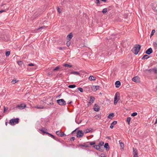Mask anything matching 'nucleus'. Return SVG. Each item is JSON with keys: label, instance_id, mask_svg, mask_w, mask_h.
<instances>
[{"label": "nucleus", "instance_id": "nucleus-1", "mask_svg": "<svg viewBox=\"0 0 157 157\" xmlns=\"http://www.w3.org/2000/svg\"><path fill=\"white\" fill-rule=\"evenodd\" d=\"M141 47V45L139 44H136L135 45V46L132 48L131 51L135 54L137 55L140 50Z\"/></svg>", "mask_w": 157, "mask_h": 157}, {"label": "nucleus", "instance_id": "nucleus-2", "mask_svg": "<svg viewBox=\"0 0 157 157\" xmlns=\"http://www.w3.org/2000/svg\"><path fill=\"white\" fill-rule=\"evenodd\" d=\"M19 119L18 118L16 119H11L9 122V123L12 125H14L19 123Z\"/></svg>", "mask_w": 157, "mask_h": 157}, {"label": "nucleus", "instance_id": "nucleus-3", "mask_svg": "<svg viewBox=\"0 0 157 157\" xmlns=\"http://www.w3.org/2000/svg\"><path fill=\"white\" fill-rule=\"evenodd\" d=\"M56 102L60 105H65L66 104L65 101L63 99H58L56 100Z\"/></svg>", "mask_w": 157, "mask_h": 157}, {"label": "nucleus", "instance_id": "nucleus-4", "mask_svg": "<svg viewBox=\"0 0 157 157\" xmlns=\"http://www.w3.org/2000/svg\"><path fill=\"white\" fill-rule=\"evenodd\" d=\"M84 136V133L81 130H78L76 133V137L78 138L82 137Z\"/></svg>", "mask_w": 157, "mask_h": 157}, {"label": "nucleus", "instance_id": "nucleus-5", "mask_svg": "<svg viewBox=\"0 0 157 157\" xmlns=\"http://www.w3.org/2000/svg\"><path fill=\"white\" fill-rule=\"evenodd\" d=\"M39 130L41 131L43 134H48V133H49L47 132L48 130L44 127H42Z\"/></svg>", "mask_w": 157, "mask_h": 157}, {"label": "nucleus", "instance_id": "nucleus-6", "mask_svg": "<svg viewBox=\"0 0 157 157\" xmlns=\"http://www.w3.org/2000/svg\"><path fill=\"white\" fill-rule=\"evenodd\" d=\"M133 157H138V152L137 149L133 147Z\"/></svg>", "mask_w": 157, "mask_h": 157}, {"label": "nucleus", "instance_id": "nucleus-7", "mask_svg": "<svg viewBox=\"0 0 157 157\" xmlns=\"http://www.w3.org/2000/svg\"><path fill=\"white\" fill-rule=\"evenodd\" d=\"M92 147H93L94 148L97 150H98L101 152H102L104 150L103 149H101L100 147L99 146V145H93Z\"/></svg>", "mask_w": 157, "mask_h": 157}, {"label": "nucleus", "instance_id": "nucleus-8", "mask_svg": "<svg viewBox=\"0 0 157 157\" xmlns=\"http://www.w3.org/2000/svg\"><path fill=\"white\" fill-rule=\"evenodd\" d=\"M132 80L136 83L140 82L139 78L138 76L134 77L132 78Z\"/></svg>", "mask_w": 157, "mask_h": 157}, {"label": "nucleus", "instance_id": "nucleus-9", "mask_svg": "<svg viewBox=\"0 0 157 157\" xmlns=\"http://www.w3.org/2000/svg\"><path fill=\"white\" fill-rule=\"evenodd\" d=\"M93 108L94 110L96 112H98L99 111L100 107L98 105L96 104H95Z\"/></svg>", "mask_w": 157, "mask_h": 157}, {"label": "nucleus", "instance_id": "nucleus-10", "mask_svg": "<svg viewBox=\"0 0 157 157\" xmlns=\"http://www.w3.org/2000/svg\"><path fill=\"white\" fill-rule=\"evenodd\" d=\"M153 52V50L151 48L148 49L145 52V53L147 55H150Z\"/></svg>", "mask_w": 157, "mask_h": 157}, {"label": "nucleus", "instance_id": "nucleus-11", "mask_svg": "<svg viewBox=\"0 0 157 157\" xmlns=\"http://www.w3.org/2000/svg\"><path fill=\"white\" fill-rule=\"evenodd\" d=\"M90 100L89 101V102H88V103L91 105L94 102L95 98L93 96H90Z\"/></svg>", "mask_w": 157, "mask_h": 157}, {"label": "nucleus", "instance_id": "nucleus-12", "mask_svg": "<svg viewBox=\"0 0 157 157\" xmlns=\"http://www.w3.org/2000/svg\"><path fill=\"white\" fill-rule=\"evenodd\" d=\"M73 37V35L72 33H70L68 35H67V40H71V39Z\"/></svg>", "mask_w": 157, "mask_h": 157}, {"label": "nucleus", "instance_id": "nucleus-13", "mask_svg": "<svg viewBox=\"0 0 157 157\" xmlns=\"http://www.w3.org/2000/svg\"><path fill=\"white\" fill-rule=\"evenodd\" d=\"M28 107L26 106V105L25 103L20 104V109H23L25 108H27Z\"/></svg>", "mask_w": 157, "mask_h": 157}, {"label": "nucleus", "instance_id": "nucleus-14", "mask_svg": "<svg viewBox=\"0 0 157 157\" xmlns=\"http://www.w3.org/2000/svg\"><path fill=\"white\" fill-rule=\"evenodd\" d=\"M121 83L120 81H117L115 83L116 87L117 88H119L121 86Z\"/></svg>", "mask_w": 157, "mask_h": 157}, {"label": "nucleus", "instance_id": "nucleus-15", "mask_svg": "<svg viewBox=\"0 0 157 157\" xmlns=\"http://www.w3.org/2000/svg\"><path fill=\"white\" fill-rule=\"evenodd\" d=\"M117 123V121H114L111 124L110 126V128L111 129H112L114 127V125H116Z\"/></svg>", "mask_w": 157, "mask_h": 157}, {"label": "nucleus", "instance_id": "nucleus-16", "mask_svg": "<svg viewBox=\"0 0 157 157\" xmlns=\"http://www.w3.org/2000/svg\"><path fill=\"white\" fill-rule=\"evenodd\" d=\"M104 147L106 149L107 151H108L109 149V147L108 143H105L104 145Z\"/></svg>", "mask_w": 157, "mask_h": 157}, {"label": "nucleus", "instance_id": "nucleus-17", "mask_svg": "<svg viewBox=\"0 0 157 157\" xmlns=\"http://www.w3.org/2000/svg\"><path fill=\"white\" fill-rule=\"evenodd\" d=\"M118 101V100L117 99V96L116 93L115 94L114 98V104L115 105H116Z\"/></svg>", "mask_w": 157, "mask_h": 157}, {"label": "nucleus", "instance_id": "nucleus-18", "mask_svg": "<svg viewBox=\"0 0 157 157\" xmlns=\"http://www.w3.org/2000/svg\"><path fill=\"white\" fill-rule=\"evenodd\" d=\"M42 13V11H39L38 12H36L34 14L36 17H38L40 15H41Z\"/></svg>", "mask_w": 157, "mask_h": 157}, {"label": "nucleus", "instance_id": "nucleus-19", "mask_svg": "<svg viewBox=\"0 0 157 157\" xmlns=\"http://www.w3.org/2000/svg\"><path fill=\"white\" fill-rule=\"evenodd\" d=\"M96 77L91 75L89 78V80L90 81H94L96 80Z\"/></svg>", "mask_w": 157, "mask_h": 157}, {"label": "nucleus", "instance_id": "nucleus-20", "mask_svg": "<svg viewBox=\"0 0 157 157\" xmlns=\"http://www.w3.org/2000/svg\"><path fill=\"white\" fill-rule=\"evenodd\" d=\"M114 116V113H111L109 114V115L107 117L108 118L110 119H112L113 117Z\"/></svg>", "mask_w": 157, "mask_h": 157}, {"label": "nucleus", "instance_id": "nucleus-21", "mask_svg": "<svg viewBox=\"0 0 157 157\" xmlns=\"http://www.w3.org/2000/svg\"><path fill=\"white\" fill-rule=\"evenodd\" d=\"M119 144L120 145V149H123L124 147V145L123 143L121 142H120V141Z\"/></svg>", "mask_w": 157, "mask_h": 157}, {"label": "nucleus", "instance_id": "nucleus-22", "mask_svg": "<svg viewBox=\"0 0 157 157\" xmlns=\"http://www.w3.org/2000/svg\"><path fill=\"white\" fill-rule=\"evenodd\" d=\"M78 146H79V147H89V146L88 145L82 144H78Z\"/></svg>", "mask_w": 157, "mask_h": 157}, {"label": "nucleus", "instance_id": "nucleus-23", "mask_svg": "<svg viewBox=\"0 0 157 157\" xmlns=\"http://www.w3.org/2000/svg\"><path fill=\"white\" fill-rule=\"evenodd\" d=\"M95 118L96 119L99 120L101 119V114H99L98 115H96L95 116Z\"/></svg>", "mask_w": 157, "mask_h": 157}, {"label": "nucleus", "instance_id": "nucleus-24", "mask_svg": "<svg viewBox=\"0 0 157 157\" xmlns=\"http://www.w3.org/2000/svg\"><path fill=\"white\" fill-rule=\"evenodd\" d=\"M70 74H75V75H80V73L76 71H72L70 73Z\"/></svg>", "mask_w": 157, "mask_h": 157}, {"label": "nucleus", "instance_id": "nucleus-25", "mask_svg": "<svg viewBox=\"0 0 157 157\" xmlns=\"http://www.w3.org/2000/svg\"><path fill=\"white\" fill-rule=\"evenodd\" d=\"M149 57H150L148 56L147 55H145L143 56L141 59L142 60L144 59H147L149 58Z\"/></svg>", "mask_w": 157, "mask_h": 157}, {"label": "nucleus", "instance_id": "nucleus-26", "mask_svg": "<svg viewBox=\"0 0 157 157\" xmlns=\"http://www.w3.org/2000/svg\"><path fill=\"white\" fill-rule=\"evenodd\" d=\"M60 67L59 66H58L56 67L55 68L53 69L52 70V71H57L59 70L60 69Z\"/></svg>", "mask_w": 157, "mask_h": 157}, {"label": "nucleus", "instance_id": "nucleus-27", "mask_svg": "<svg viewBox=\"0 0 157 157\" xmlns=\"http://www.w3.org/2000/svg\"><path fill=\"white\" fill-rule=\"evenodd\" d=\"M92 130V128H87L86 130L84 131V132L85 133H88L90 132L91 130Z\"/></svg>", "mask_w": 157, "mask_h": 157}, {"label": "nucleus", "instance_id": "nucleus-28", "mask_svg": "<svg viewBox=\"0 0 157 157\" xmlns=\"http://www.w3.org/2000/svg\"><path fill=\"white\" fill-rule=\"evenodd\" d=\"M131 120V118L130 117H128L127 119V122L128 125H130V122Z\"/></svg>", "mask_w": 157, "mask_h": 157}, {"label": "nucleus", "instance_id": "nucleus-29", "mask_svg": "<svg viewBox=\"0 0 157 157\" xmlns=\"http://www.w3.org/2000/svg\"><path fill=\"white\" fill-rule=\"evenodd\" d=\"M87 143H89V144L91 145H94L96 144V142L95 141H94L92 142H87Z\"/></svg>", "mask_w": 157, "mask_h": 157}, {"label": "nucleus", "instance_id": "nucleus-30", "mask_svg": "<svg viewBox=\"0 0 157 157\" xmlns=\"http://www.w3.org/2000/svg\"><path fill=\"white\" fill-rule=\"evenodd\" d=\"M152 71L155 74H157V68L155 67L152 69Z\"/></svg>", "mask_w": 157, "mask_h": 157}, {"label": "nucleus", "instance_id": "nucleus-31", "mask_svg": "<svg viewBox=\"0 0 157 157\" xmlns=\"http://www.w3.org/2000/svg\"><path fill=\"white\" fill-rule=\"evenodd\" d=\"M76 86L75 85H70L68 86V87L70 88H74Z\"/></svg>", "mask_w": 157, "mask_h": 157}, {"label": "nucleus", "instance_id": "nucleus-32", "mask_svg": "<svg viewBox=\"0 0 157 157\" xmlns=\"http://www.w3.org/2000/svg\"><path fill=\"white\" fill-rule=\"evenodd\" d=\"M52 71H50V72H48L47 73V75L48 76H49L50 77H52Z\"/></svg>", "mask_w": 157, "mask_h": 157}, {"label": "nucleus", "instance_id": "nucleus-33", "mask_svg": "<svg viewBox=\"0 0 157 157\" xmlns=\"http://www.w3.org/2000/svg\"><path fill=\"white\" fill-rule=\"evenodd\" d=\"M108 10L107 9L105 8L102 11V13L104 14L105 13L107 12Z\"/></svg>", "mask_w": 157, "mask_h": 157}, {"label": "nucleus", "instance_id": "nucleus-34", "mask_svg": "<svg viewBox=\"0 0 157 157\" xmlns=\"http://www.w3.org/2000/svg\"><path fill=\"white\" fill-rule=\"evenodd\" d=\"M63 66H65V67H72V65H70L68 64H64Z\"/></svg>", "mask_w": 157, "mask_h": 157}, {"label": "nucleus", "instance_id": "nucleus-35", "mask_svg": "<svg viewBox=\"0 0 157 157\" xmlns=\"http://www.w3.org/2000/svg\"><path fill=\"white\" fill-rule=\"evenodd\" d=\"M35 107L38 109H42L44 108V107L42 106L37 105L35 106Z\"/></svg>", "mask_w": 157, "mask_h": 157}, {"label": "nucleus", "instance_id": "nucleus-36", "mask_svg": "<svg viewBox=\"0 0 157 157\" xmlns=\"http://www.w3.org/2000/svg\"><path fill=\"white\" fill-rule=\"evenodd\" d=\"M58 48L60 50H65L67 48L65 47H58Z\"/></svg>", "mask_w": 157, "mask_h": 157}, {"label": "nucleus", "instance_id": "nucleus-37", "mask_svg": "<svg viewBox=\"0 0 157 157\" xmlns=\"http://www.w3.org/2000/svg\"><path fill=\"white\" fill-rule=\"evenodd\" d=\"M48 135L49 136H51V137L53 138V139H55V137H56L55 136L53 135L50 134V133H48Z\"/></svg>", "mask_w": 157, "mask_h": 157}, {"label": "nucleus", "instance_id": "nucleus-38", "mask_svg": "<svg viewBox=\"0 0 157 157\" xmlns=\"http://www.w3.org/2000/svg\"><path fill=\"white\" fill-rule=\"evenodd\" d=\"M95 86H93L91 87V88L92 91H96L95 88Z\"/></svg>", "mask_w": 157, "mask_h": 157}, {"label": "nucleus", "instance_id": "nucleus-39", "mask_svg": "<svg viewBox=\"0 0 157 157\" xmlns=\"http://www.w3.org/2000/svg\"><path fill=\"white\" fill-rule=\"evenodd\" d=\"M155 30L154 29H153L152 30L151 33L150 35V37H151V36H152L155 33Z\"/></svg>", "mask_w": 157, "mask_h": 157}, {"label": "nucleus", "instance_id": "nucleus-40", "mask_svg": "<svg viewBox=\"0 0 157 157\" xmlns=\"http://www.w3.org/2000/svg\"><path fill=\"white\" fill-rule=\"evenodd\" d=\"M71 44V42L70 40H68L67 41V43H66V45L68 47L70 46Z\"/></svg>", "mask_w": 157, "mask_h": 157}, {"label": "nucleus", "instance_id": "nucleus-41", "mask_svg": "<svg viewBox=\"0 0 157 157\" xmlns=\"http://www.w3.org/2000/svg\"><path fill=\"white\" fill-rule=\"evenodd\" d=\"M97 4L98 6H99V4H100V2L99 0H95L94 1Z\"/></svg>", "mask_w": 157, "mask_h": 157}, {"label": "nucleus", "instance_id": "nucleus-42", "mask_svg": "<svg viewBox=\"0 0 157 157\" xmlns=\"http://www.w3.org/2000/svg\"><path fill=\"white\" fill-rule=\"evenodd\" d=\"M62 73H61L60 74L59 73L57 75L56 77L60 78V77H62Z\"/></svg>", "mask_w": 157, "mask_h": 157}, {"label": "nucleus", "instance_id": "nucleus-43", "mask_svg": "<svg viewBox=\"0 0 157 157\" xmlns=\"http://www.w3.org/2000/svg\"><path fill=\"white\" fill-rule=\"evenodd\" d=\"M137 115V113L136 112H134L131 114V116L132 117H135Z\"/></svg>", "mask_w": 157, "mask_h": 157}, {"label": "nucleus", "instance_id": "nucleus-44", "mask_svg": "<svg viewBox=\"0 0 157 157\" xmlns=\"http://www.w3.org/2000/svg\"><path fill=\"white\" fill-rule=\"evenodd\" d=\"M78 89L81 92H83V89L81 87H79L78 88Z\"/></svg>", "mask_w": 157, "mask_h": 157}, {"label": "nucleus", "instance_id": "nucleus-45", "mask_svg": "<svg viewBox=\"0 0 157 157\" xmlns=\"http://www.w3.org/2000/svg\"><path fill=\"white\" fill-rule=\"evenodd\" d=\"M104 142L103 141H101L99 142V145H99V146H102L104 145Z\"/></svg>", "mask_w": 157, "mask_h": 157}, {"label": "nucleus", "instance_id": "nucleus-46", "mask_svg": "<svg viewBox=\"0 0 157 157\" xmlns=\"http://www.w3.org/2000/svg\"><path fill=\"white\" fill-rule=\"evenodd\" d=\"M78 128H76L75 130H74L71 133V135H74L75 134V132L78 129Z\"/></svg>", "mask_w": 157, "mask_h": 157}, {"label": "nucleus", "instance_id": "nucleus-47", "mask_svg": "<svg viewBox=\"0 0 157 157\" xmlns=\"http://www.w3.org/2000/svg\"><path fill=\"white\" fill-rule=\"evenodd\" d=\"M56 134L59 136H60V135L61 134V132L59 131H57L56 132Z\"/></svg>", "mask_w": 157, "mask_h": 157}, {"label": "nucleus", "instance_id": "nucleus-48", "mask_svg": "<svg viewBox=\"0 0 157 157\" xmlns=\"http://www.w3.org/2000/svg\"><path fill=\"white\" fill-rule=\"evenodd\" d=\"M8 108L7 107H4V112L6 113L8 109Z\"/></svg>", "mask_w": 157, "mask_h": 157}, {"label": "nucleus", "instance_id": "nucleus-49", "mask_svg": "<svg viewBox=\"0 0 157 157\" xmlns=\"http://www.w3.org/2000/svg\"><path fill=\"white\" fill-rule=\"evenodd\" d=\"M10 51H7L6 52V56H9V55H10Z\"/></svg>", "mask_w": 157, "mask_h": 157}, {"label": "nucleus", "instance_id": "nucleus-50", "mask_svg": "<svg viewBox=\"0 0 157 157\" xmlns=\"http://www.w3.org/2000/svg\"><path fill=\"white\" fill-rule=\"evenodd\" d=\"M66 136V135L64 133H61L60 135V136L63 137Z\"/></svg>", "mask_w": 157, "mask_h": 157}, {"label": "nucleus", "instance_id": "nucleus-51", "mask_svg": "<svg viewBox=\"0 0 157 157\" xmlns=\"http://www.w3.org/2000/svg\"><path fill=\"white\" fill-rule=\"evenodd\" d=\"M45 28V26H42L39 28L37 29V30H39L40 29H44Z\"/></svg>", "mask_w": 157, "mask_h": 157}, {"label": "nucleus", "instance_id": "nucleus-52", "mask_svg": "<svg viewBox=\"0 0 157 157\" xmlns=\"http://www.w3.org/2000/svg\"><path fill=\"white\" fill-rule=\"evenodd\" d=\"M75 139V138L74 137H72L70 138V141H74V140Z\"/></svg>", "mask_w": 157, "mask_h": 157}, {"label": "nucleus", "instance_id": "nucleus-53", "mask_svg": "<svg viewBox=\"0 0 157 157\" xmlns=\"http://www.w3.org/2000/svg\"><path fill=\"white\" fill-rule=\"evenodd\" d=\"M146 71H148L149 72V73H151L152 71V69H146L145 70Z\"/></svg>", "mask_w": 157, "mask_h": 157}, {"label": "nucleus", "instance_id": "nucleus-54", "mask_svg": "<svg viewBox=\"0 0 157 157\" xmlns=\"http://www.w3.org/2000/svg\"><path fill=\"white\" fill-rule=\"evenodd\" d=\"M96 91L98 90L100 86H95Z\"/></svg>", "mask_w": 157, "mask_h": 157}, {"label": "nucleus", "instance_id": "nucleus-55", "mask_svg": "<svg viewBox=\"0 0 157 157\" xmlns=\"http://www.w3.org/2000/svg\"><path fill=\"white\" fill-rule=\"evenodd\" d=\"M16 82V80H13L11 81V83L13 84H14Z\"/></svg>", "mask_w": 157, "mask_h": 157}, {"label": "nucleus", "instance_id": "nucleus-56", "mask_svg": "<svg viewBox=\"0 0 157 157\" xmlns=\"http://www.w3.org/2000/svg\"><path fill=\"white\" fill-rule=\"evenodd\" d=\"M57 11H58V12L59 13H61V11L60 9L59 8V7L58 8Z\"/></svg>", "mask_w": 157, "mask_h": 157}, {"label": "nucleus", "instance_id": "nucleus-57", "mask_svg": "<svg viewBox=\"0 0 157 157\" xmlns=\"http://www.w3.org/2000/svg\"><path fill=\"white\" fill-rule=\"evenodd\" d=\"M152 6L153 7H152V9L154 10H155V9H156V8L155 7V6H153V4L152 3L151 4V6Z\"/></svg>", "mask_w": 157, "mask_h": 157}, {"label": "nucleus", "instance_id": "nucleus-58", "mask_svg": "<svg viewBox=\"0 0 157 157\" xmlns=\"http://www.w3.org/2000/svg\"><path fill=\"white\" fill-rule=\"evenodd\" d=\"M54 140L56 141L60 142V141L59 140L58 138H56V137H55V139H54Z\"/></svg>", "mask_w": 157, "mask_h": 157}, {"label": "nucleus", "instance_id": "nucleus-59", "mask_svg": "<svg viewBox=\"0 0 157 157\" xmlns=\"http://www.w3.org/2000/svg\"><path fill=\"white\" fill-rule=\"evenodd\" d=\"M28 65L29 66H34V64H33L32 63H29V64Z\"/></svg>", "mask_w": 157, "mask_h": 157}, {"label": "nucleus", "instance_id": "nucleus-60", "mask_svg": "<svg viewBox=\"0 0 157 157\" xmlns=\"http://www.w3.org/2000/svg\"><path fill=\"white\" fill-rule=\"evenodd\" d=\"M153 44L155 47H157V44L155 42H154Z\"/></svg>", "mask_w": 157, "mask_h": 157}, {"label": "nucleus", "instance_id": "nucleus-61", "mask_svg": "<svg viewBox=\"0 0 157 157\" xmlns=\"http://www.w3.org/2000/svg\"><path fill=\"white\" fill-rule=\"evenodd\" d=\"M90 86H87L86 87V89H90Z\"/></svg>", "mask_w": 157, "mask_h": 157}, {"label": "nucleus", "instance_id": "nucleus-62", "mask_svg": "<svg viewBox=\"0 0 157 157\" xmlns=\"http://www.w3.org/2000/svg\"><path fill=\"white\" fill-rule=\"evenodd\" d=\"M101 1L104 2H106L107 0H100Z\"/></svg>", "mask_w": 157, "mask_h": 157}, {"label": "nucleus", "instance_id": "nucleus-63", "mask_svg": "<svg viewBox=\"0 0 157 157\" xmlns=\"http://www.w3.org/2000/svg\"><path fill=\"white\" fill-rule=\"evenodd\" d=\"M106 138L108 139L109 140H110L111 139V138L109 136H107L106 137Z\"/></svg>", "mask_w": 157, "mask_h": 157}, {"label": "nucleus", "instance_id": "nucleus-64", "mask_svg": "<svg viewBox=\"0 0 157 157\" xmlns=\"http://www.w3.org/2000/svg\"><path fill=\"white\" fill-rule=\"evenodd\" d=\"M157 123V118L156 119L155 122L154 124H156Z\"/></svg>", "mask_w": 157, "mask_h": 157}]
</instances>
